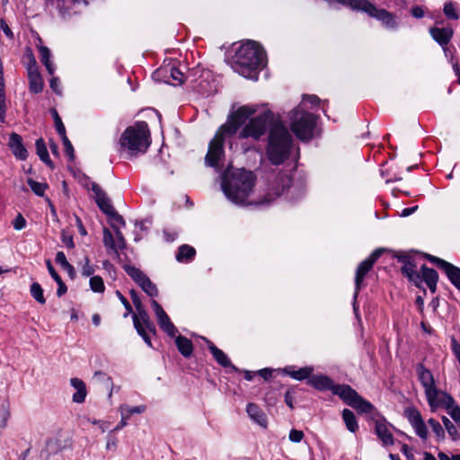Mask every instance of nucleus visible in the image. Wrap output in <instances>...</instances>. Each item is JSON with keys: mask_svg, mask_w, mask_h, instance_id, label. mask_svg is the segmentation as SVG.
Here are the masks:
<instances>
[{"mask_svg": "<svg viewBox=\"0 0 460 460\" xmlns=\"http://www.w3.org/2000/svg\"><path fill=\"white\" fill-rule=\"evenodd\" d=\"M256 110L251 106H242L223 124L209 142L208 150L205 156L208 166L219 170V163L225 155L224 143L227 137L234 136L238 128L255 113Z\"/></svg>", "mask_w": 460, "mask_h": 460, "instance_id": "obj_1", "label": "nucleus"}, {"mask_svg": "<svg viewBox=\"0 0 460 460\" xmlns=\"http://www.w3.org/2000/svg\"><path fill=\"white\" fill-rule=\"evenodd\" d=\"M254 184V174L244 169L227 168L222 174V190L226 197L236 205L259 204V201L250 199Z\"/></svg>", "mask_w": 460, "mask_h": 460, "instance_id": "obj_2", "label": "nucleus"}, {"mask_svg": "<svg viewBox=\"0 0 460 460\" xmlns=\"http://www.w3.org/2000/svg\"><path fill=\"white\" fill-rule=\"evenodd\" d=\"M292 137L281 121L270 124L266 155L272 164H281L288 159L291 148Z\"/></svg>", "mask_w": 460, "mask_h": 460, "instance_id": "obj_3", "label": "nucleus"}, {"mask_svg": "<svg viewBox=\"0 0 460 460\" xmlns=\"http://www.w3.org/2000/svg\"><path fill=\"white\" fill-rule=\"evenodd\" d=\"M120 148L129 155L144 154L150 145V132L147 123L137 122L125 129L119 139Z\"/></svg>", "mask_w": 460, "mask_h": 460, "instance_id": "obj_4", "label": "nucleus"}, {"mask_svg": "<svg viewBox=\"0 0 460 460\" xmlns=\"http://www.w3.org/2000/svg\"><path fill=\"white\" fill-rule=\"evenodd\" d=\"M266 54L263 49L253 40L242 44L234 55L236 66L249 70H256L265 65Z\"/></svg>", "mask_w": 460, "mask_h": 460, "instance_id": "obj_5", "label": "nucleus"}, {"mask_svg": "<svg viewBox=\"0 0 460 460\" xmlns=\"http://www.w3.org/2000/svg\"><path fill=\"white\" fill-rule=\"evenodd\" d=\"M315 117L297 105L289 114V126L295 136L302 141L312 138L315 127Z\"/></svg>", "mask_w": 460, "mask_h": 460, "instance_id": "obj_6", "label": "nucleus"}, {"mask_svg": "<svg viewBox=\"0 0 460 460\" xmlns=\"http://www.w3.org/2000/svg\"><path fill=\"white\" fill-rule=\"evenodd\" d=\"M334 394L338 395L346 404L355 409L358 413H370L375 406L360 396L349 385H340L335 388Z\"/></svg>", "mask_w": 460, "mask_h": 460, "instance_id": "obj_7", "label": "nucleus"}, {"mask_svg": "<svg viewBox=\"0 0 460 460\" xmlns=\"http://www.w3.org/2000/svg\"><path fill=\"white\" fill-rule=\"evenodd\" d=\"M270 115L268 113L260 115L252 119L240 132L241 138L252 137L259 139L264 133L269 126Z\"/></svg>", "mask_w": 460, "mask_h": 460, "instance_id": "obj_8", "label": "nucleus"}, {"mask_svg": "<svg viewBox=\"0 0 460 460\" xmlns=\"http://www.w3.org/2000/svg\"><path fill=\"white\" fill-rule=\"evenodd\" d=\"M425 394L432 411H435L438 408H445L447 410L455 402L451 395L438 389L436 386L427 391Z\"/></svg>", "mask_w": 460, "mask_h": 460, "instance_id": "obj_9", "label": "nucleus"}, {"mask_svg": "<svg viewBox=\"0 0 460 460\" xmlns=\"http://www.w3.org/2000/svg\"><path fill=\"white\" fill-rule=\"evenodd\" d=\"M382 254V250L374 251L367 259L363 261L358 267L355 276V297H357L358 291L361 288L365 276L370 271L374 263Z\"/></svg>", "mask_w": 460, "mask_h": 460, "instance_id": "obj_10", "label": "nucleus"}, {"mask_svg": "<svg viewBox=\"0 0 460 460\" xmlns=\"http://www.w3.org/2000/svg\"><path fill=\"white\" fill-rule=\"evenodd\" d=\"M363 12L380 21L387 29H395L397 27L396 17L394 14L385 9H377L369 1H367Z\"/></svg>", "mask_w": 460, "mask_h": 460, "instance_id": "obj_11", "label": "nucleus"}, {"mask_svg": "<svg viewBox=\"0 0 460 460\" xmlns=\"http://www.w3.org/2000/svg\"><path fill=\"white\" fill-rule=\"evenodd\" d=\"M151 305L160 328L170 337H175L178 331L163 307L156 300H152Z\"/></svg>", "mask_w": 460, "mask_h": 460, "instance_id": "obj_12", "label": "nucleus"}, {"mask_svg": "<svg viewBox=\"0 0 460 460\" xmlns=\"http://www.w3.org/2000/svg\"><path fill=\"white\" fill-rule=\"evenodd\" d=\"M29 89L32 93H40L44 87L43 79L38 70L36 60L32 55L30 56V62L27 65Z\"/></svg>", "mask_w": 460, "mask_h": 460, "instance_id": "obj_13", "label": "nucleus"}, {"mask_svg": "<svg viewBox=\"0 0 460 460\" xmlns=\"http://www.w3.org/2000/svg\"><path fill=\"white\" fill-rule=\"evenodd\" d=\"M429 33L432 39L443 48L445 55L447 56L448 48L447 45L453 38V29L432 27L429 29Z\"/></svg>", "mask_w": 460, "mask_h": 460, "instance_id": "obj_14", "label": "nucleus"}, {"mask_svg": "<svg viewBox=\"0 0 460 460\" xmlns=\"http://www.w3.org/2000/svg\"><path fill=\"white\" fill-rule=\"evenodd\" d=\"M91 190L94 193L95 202L99 208L106 215L113 213L114 208L101 187L97 183L93 182Z\"/></svg>", "mask_w": 460, "mask_h": 460, "instance_id": "obj_15", "label": "nucleus"}, {"mask_svg": "<svg viewBox=\"0 0 460 460\" xmlns=\"http://www.w3.org/2000/svg\"><path fill=\"white\" fill-rule=\"evenodd\" d=\"M375 430L384 446L394 445V440L390 430V424L384 418L376 420Z\"/></svg>", "mask_w": 460, "mask_h": 460, "instance_id": "obj_16", "label": "nucleus"}, {"mask_svg": "<svg viewBox=\"0 0 460 460\" xmlns=\"http://www.w3.org/2000/svg\"><path fill=\"white\" fill-rule=\"evenodd\" d=\"M8 146L12 150L13 155L19 160H26L28 157V151L22 144V138L17 133H12L9 137Z\"/></svg>", "mask_w": 460, "mask_h": 460, "instance_id": "obj_17", "label": "nucleus"}, {"mask_svg": "<svg viewBox=\"0 0 460 460\" xmlns=\"http://www.w3.org/2000/svg\"><path fill=\"white\" fill-rule=\"evenodd\" d=\"M308 384L318 390H331L334 394L335 388L341 385H334L332 380L325 376H313Z\"/></svg>", "mask_w": 460, "mask_h": 460, "instance_id": "obj_18", "label": "nucleus"}, {"mask_svg": "<svg viewBox=\"0 0 460 460\" xmlns=\"http://www.w3.org/2000/svg\"><path fill=\"white\" fill-rule=\"evenodd\" d=\"M204 340L208 344L209 351L220 366L223 367H232L233 369H235L234 366L231 363L230 359L223 350L218 349L212 341H208V339Z\"/></svg>", "mask_w": 460, "mask_h": 460, "instance_id": "obj_19", "label": "nucleus"}, {"mask_svg": "<svg viewBox=\"0 0 460 460\" xmlns=\"http://www.w3.org/2000/svg\"><path fill=\"white\" fill-rule=\"evenodd\" d=\"M416 371L418 378L421 383L422 386L424 387L425 393L433 388L434 386H436L432 373L429 369L424 367L422 364H419L417 366Z\"/></svg>", "mask_w": 460, "mask_h": 460, "instance_id": "obj_20", "label": "nucleus"}, {"mask_svg": "<svg viewBox=\"0 0 460 460\" xmlns=\"http://www.w3.org/2000/svg\"><path fill=\"white\" fill-rule=\"evenodd\" d=\"M132 318H133L134 326L135 325H143L150 332L155 334V332H156L155 326L152 323V321L145 308L137 310V314H134Z\"/></svg>", "mask_w": 460, "mask_h": 460, "instance_id": "obj_21", "label": "nucleus"}, {"mask_svg": "<svg viewBox=\"0 0 460 460\" xmlns=\"http://www.w3.org/2000/svg\"><path fill=\"white\" fill-rule=\"evenodd\" d=\"M70 384L76 390L72 397L73 402L75 403H83L87 394L85 384L82 379L77 377L71 378Z\"/></svg>", "mask_w": 460, "mask_h": 460, "instance_id": "obj_22", "label": "nucleus"}, {"mask_svg": "<svg viewBox=\"0 0 460 460\" xmlns=\"http://www.w3.org/2000/svg\"><path fill=\"white\" fill-rule=\"evenodd\" d=\"M420 276L422 278V282L424 281L431 292L436 291L437 283L438 279V275L437 271L433 269L428 268L426 265L421 266Z\"/></svg>", "mask_w": 460, "mask_h": 460, "instance_id": "obj_23", "label": "nucleus"}, {"mask_svg": "<svg viewBox=\"0 0 460 460\" xmlns=\"http://www.w3.org/2000/svg\"><path fill=\"white\" fill-rule=\"evenodd\" d=\"M402 272L409 279L410 281L414 283L416 287H420V284L422 283V278L420 273L417 271L415 264H413L411 261H406L402 267Z\"/></svg>", "mask_w": 460, "mask_h": 460, "instance_id": "obj_24", "label": "nucleus"}, {"mask_svg": "<svg viewBox=\"0 0 460 460\" xmlns=\"http://www.w3.org/2000/svg\"><path fill=\"white\" fill-rule=\"evenodd\" d=\"M279 182H277V185H281V190L279 189V187H272V190L274 191V197L271 198V195L270 194H268L267 198H265V199L263 200H259V204H268L270 203L271 200H273L274 199L279 197L283 192L284 190L288 188L290 186V183H291V178L288 175H283L279 178Z\"/></svg>", "mask_w": 460, "mask_h": 460, "instance_id": "obj_25", "label": "nucleus"}, {"mask_svg": "<svg viewBox=\"0 0 460 460\" xmlns=\"http://www.w3.org/2000/svg\"><path fill=\"white\" fill-rule=\"evenodd\" d=\"M246 411L250 418L253 420L260 426L266 428L267 427V417L265 413L259 408L258 405L254 403H248L246 407Z\"/></svg>", "mask_w": 460, "mask_h": 460, "instance_id": "obj_26", "label": "nucleus"}, {"mask_svg": "<svg viewBox=\"0 0 460 460\" xmlns=\"http://www.w3.org/2000/svg\"><path fill=\"white\" fill-rule=\"evenodd\" d=\"M440 263L444 266V271L452 284L460 289V269L446 261H441Z\"/></svg>", "mask_w": 460, "mask_h": 460, "instance_id": "obj_27", "label": "nucleus"}, {"mask_svg": "<svg viewBox=\"0 0 460 460\" xmlns=\"http://www.w3.org/2000/svg\"><path fill=\"white\" fill-rule=\"evenodd\" d=\"M175 344L183 357L188 358L192 354L193 345L191 341L188 338L182 335L175 336Z\"/></svg>", "mask_w": 460, "mask_h": 460, "instance_id": "obj_28", "label": "nucleus"}, {"mask_svg": "<svg viewBox=\"0 0 460 460\" xmlns=\"http://www.w3.org/2000/svg\"><path fill=\"white\" fill-rule=\"evenodd\" d=\"M331 7H336V4H342L351 7L354 10L364 11L367 0H325Z\"/></svg>", "mask_w": 460, "mask_h": 460, "instance_id": "obj_29", "label": "nucleus"}, {"mask_svg": "<svg viewBox=\"0 0 460 460\" xmlns=\"http://www.w3.org/2000/svg\"><path fill=\"white\" fill-rule=\"evenodd\" d=\"M35 146H36V152H37V155H39L40 159L43 163H45L47 165L53 168L54 165L49 158V152H48V149H47L44 140L42 138L37 139Z\"/></svg>", "mask_w": 460, "mask_h": 460, "instance_id": "obj_30", "label": "nucleus"}, {"mask_svg": "<svg viewBox=\"0 0 460 460\" xmlns=\"http://www.w3.org/2000/svg\"><path fill=\"white\" fill-rule=\"evenodd\" d=\"M196 251L193 247L184 244L181 245L176 254V260L180 262H188L193 259Z\"/></svg>", "mask_w": 460, "mask_h": 460, "instance_id": "obj_31", "label": "nucleus"}, {"mask_svg": "<svg viewBox=\"0 0 460 460\" xmlns=\"http://www.w3.org/2000/svg\"><path fill=\"white\" fill-rule=\"evenodd\" d=\"M125 271L127 274L132 278V279L137 283L139 287H141L143 284H145L146 279H148V277L142 272L139 269L134 267V266H126Z\"/></svg>", "mask_w": 460, "mask_h": 460, "instance_id": "obj_32", "label": "nucleus"}, {"mask_svg": "<svg viewBox=\"0 0 460 460\" xmlns=\"http://www.w3.org/2000/svg\"><path fill=\"white\" fill-rule=\"evenodd\" d=\"M125 271L127 274L132 278V279L137 283L139 287H141L143 284H145L146 279H148V277L142 272L139 269L134 267V266H126Z\"/></svg>", "mask_w": 460, "mask_h": 460, "instance_id": "obj_33", "label": "nucleus"}, {"mask_svg": "<svg viewBox=\"0 0 460 460\" xmlns=\"http://www.w3.org/2000/svg\"><path fill=\"white\" fill-rule=\"evenodd\" d=\"M125 271L127 274L132 278V279L137 283L139 287H141L143 284H145L146 279H148V277L142 272L139 269L134 267V266H126Z\"/></svg>", "mask_w": 460, "mask_h": 460, "instance_id": "obj_34", "label": "nucleus"}, {"mask_svg": "<svg viewBox=\"0 0 460 460\" xmlns=\"http://www.w3.org/2000/svg\"><path fill=\"white\" fill-rule=\"evenodd\" d=\"M125 271L127 274L132 278V279L137 283L139 287H141L143 284H145L146 279H148V277L142 272L139 269L134 267V266H126Z\"/></svg>", "mask_w": 460, "mask_h": 460, "instance_id": "obj_35", "label": "nucleus"}, {"mask_svg": "<svg viewBox=\"0 0 460 460\" xmlns=\"http://www.w3.org/2000/svg\"><path fill=\"white\" fill-rule=\"evenodd\" d=\"M342 419L346 424V427L347 429L350 431V432H356L358 428V422H357V420H356V417L354 415V413L349 410V409H344L343 411H342Z\"/></svg>", "mask_w": 460, "mask_h": 460, "instance_id": "obj_36", "label": "nucleus"}, {"mask_svg": "<svg viewBox=\"0 0 460 460\" xmlns=\"http://www.w3.org/2000/svg\"><path fill=\"white\" fill-rule=\"evenodd\" d=\"M286 372L288 376H290L292 378L296 380H305L309 379L311 376V374L313 372V368L310 367H302L298 370H289L286 369Z\"/></svg>", "mask_w": 460, "mask_h": 460, "instance_id": "obj_37", "label": "nucleus"}, {"mask_svg": "<svg viewBox=\"0 0 460 460\" xmlns=\"http://www.w3.org/2000/svg\"><path fill=\"white\" fill-rule=\"evenodd\" d=\"M40 60L45 65L48 72L50 75L54 74L55 67L54 65L50 61V51L47 47H41L40 49Z\"/></svg>", "mask_w": 460, "mask_h": 460, "instance_id": "obj_38", "label": "nucleus"}, {"mask_svg": "<svg viewBox=\"0 0 460 460\" xmlns=\"http://www.w3.org/2000/svg\"><path fill=\"white\" fill-rule=\"evenodd\" d=\"M30 291H31V296L38 303H40L41 305H44L46 303V299H45L44 295H43V289H42L41 286L39 283H37V282L32 283L31 285Z\"/></svg>", "mask_w": 460, "mask_h": 460, "instance_id": "obj_39", "label": "nucleus"}, {"mask_svg": "<svg viewBox=\"0 0 460 460\" xmlns=\"http://www.w3.org/2000/svg\"><path fill=\"white\" fill-rule=\"evenodd\" d=\"M27 183L31 187V190L38 196L42 197L45 190L48 188V184L45 182H38L31 178L27 179Z\"/></svg>", "mask_w": 460, "mask_h": 460, "instance_id": "obj_40", "label": "nucleus"}, {"mask_svg": "<svg viewBox=\"0 0 460 460\" xmlns=\"http://www.w3.org/2000/svg\"><path fill=\"white\" fill-rule=\"evenodd\" d=\"M404 415L408 419L411 426L422 420L420 412L416 408L413 407L406 408L404 410Z\"/></svg>", "mask_w": 460, "mask_h": 460, "instance_id": "obj_41", "label": "nucleus"}, {"mask_svg": "<svg viewBox=\"0 0 460 460\" xmlns=\"http://www.w3.org/2000/svg\"><path fill=\"white\" fill-rule=\"evenodd\" d=\"M443 12L448 19L457 20L459 18L456 4L452 2L444 4Z\"/></svg>", "mask_w": 460, "mask_h": 460, "instance_id": "obj_42", "label": "nucleus"}, {"mask_svg": "<svg viewBox=\"0 0 460 460\" xmlns=\"http://www.w3.org/2000/svg\"><path fill=\"white\" fill-rule=\"evenodd\" d=\"M112 228L115 234V252L117 253L119 250H123L126 247V241L117 226L112 225Z\"/></svg>", "mask_w": 460, "mask_h": 460, "instance_id": "obj_43", "label": "nucleus"}, {"mask_svg": "<svg viewBox=\"0 0 460 460\" xmlns=\"http://www.w3.org/2000/svg\"><path fill=\"white\" fill-rule=\"evenodd\" d=\"M124 411L126 415H128V418L132 414H141L146 411V406L145 405H138L135 407H130L126 404H122L119 407V412Z\"/></svg>", "mask_w": 460, "mask_h": 460, "instance_id": "obj_44", "label": "nucleus"}, {"mask_svg": "<svg viewBox=\"0 0 460 460\" xmlns=\"http://www.w3.org/2000/svg\"><path fill=\"white\" fill-rule=\"evenodd\" d=\"M90 287L93 292L102 293L105 289L103 280L99 276H93L90 279Z\"/></svg>", "mask_w": 460, "mask_h": 460, "instance_id": "obj_45", "label": "nucleus"}, {"mask_svg": "<svg viewBox=\"0 0 460 460\" xmlns=\"http://www.w3.org/2000/svg\"><path fill=\"white\" fill-rule=\"evenodd\" d=\"M103 243L106 248L115 252V238L108 228L103 229Z\"/></svg>", "mask_w": 460, "mask_h": 460, "instance_id": "obj_46", "label": "nucleus"}, {"mask_svg": "<svg viewBox=\"0 0 460 460\" xmlns=\"http://www.w3.org/2000/svg\"><path fill=\"white\" fill-rule=\"evenodd\" d=\"M140 288L144 292H146L148 296L152 297L156 296L158 295L156 286L150 280L149 278L146 279L145 284H143Z\"/></svg>", "mask_w": 460, "mask_h": 460, "instance_id": "obj_47", "label": "nucleus"}, {"mask_svg": "<svg viewBox=\"0 0 460 460\" xmlns=\"http://www.w3.org/2000/svg\"><path fill=\"white\" fill-rule=\"evenodd\" d=\"M49 454H56L63 448L61 441L58 438L49 439L46 445Z\"/></svg>", "mask_w": 460, "mask_h": 460, "instance_id": "obj_48", "label": "nucleus"}, {"mask_svg": "<svg viewBox=\"0 0 460 460\" xmlns=\"http://www.w3.org/2000/svg\"><path fill=\"white\" fill-rule=\"evenodd\" d=\"M170 77L172 79L173 84H181L185 80L183 73L176 67L170 68Z\"/></svg>", "mask_w": 460, "mask_h": 460, "instance_id": "obj_49", "label": "nucleus"}, {"mask_svg": "<svg viewBox=\"0 0 460 460\" xmlns=\"http://www.w3.org/2000/svg\"><path fill=\"white\" fill-rule=\"evenodd\" d=\"M50 112L53 116V119H54V121H55V126H56V129L58 131V133L59 135H64V133H66V128H65V126L61 120V118L59 117L58 111L56 109H51L50 110Z\"/></svg>", "mask_w": 460, "mask_h": 460, "instance_id": "obj_50", "label": "nucleus"}, {"mask_svg": "<svg viewBox=\"0 0 460 460\" xmlns=\"http://www.w3.org/2000/svg\"><path fill=\"white\" fill-rule=\"evenodd\" d=\"M412 428L415 430V433L422 439H426L428 437V429L426 427L425 422L420 420L418 423L412 425Z\"/></svg>", "mask_w": 460, "mask_h": 460, "instance_id": "obj_51", "label": "nucleus"}, {"mask_svg": "<svg viewBox=\"0 0 460 460\" xmlns=\"http://www.w3.org/2000/svg\"><path fill=\"white\" fill-rule=\"evenodd\" d=\"M428 423L431 427L433 432L436 434L438 438H444L445 431L443 427L440 425L438 421H437L435 419H429L428 420Z\"/></svg>", "mask_w": 460, "mask_h": 460, "instance_id": "obj_52", "label": "nucleus"}, {"mask_svg": "<svg viewBox=\"0 0 460 460\" xmlns=\"http://www.w3.org/2000/svg\"><path fill=\"white\" fill-rule=\"evenodd\" d=\"M447 413L460 426V407L455 402L447 409Z\"/></svg>", "mask_w": 460, "mask_h": 460, "instance_id": "obj_53", "label": "nucleus"}, {"mask_svg": "<svg viewBox=\"0 0 460 460\" xmlns=\"http://www.w3.org/2000/svg\"><path fill=\"white\" fill-rule=\"evenodd\" d=\"M60 137L62 138V142H63L66 155L69 156V158L71 160H73L75 157V155H74V147H73L71 142L67 138L66 133H64V135H60Z\"/></svg>", "mask_w": 460, "mask_h": 460, "instance_id": "obj_54", "label": "nucleus"}, {"mask_svg": "<svg viewBox=\"0 0 460 460\" xmlns=\"http://www.w3.org/2000/svg\"><path fill=\"white\" fill-rule=\"evenodd\" d=\"M94 377L98 378L100 381H106L111 385V390L109 392V397L111 398L112 395V393L115 389V387L112 384L111 378L110 376H108L105 373L101 372V371H96L94 373Z\"/></svg>", "mask_w": 460, "mask_h": 460, "instance_id": "obj_55", "label": "nucleus"}, {"mask_svg": "<svg viewBox=\"0 0 460 460\" xmlns=\"http://www.w3.org/2000/svg\"><path fill=\"white\" fill-rule=\"evenodd\" d=\"M84 262L82 266L81 273L84 277H90L94 273V269L90 263V259L84 257Z\"/></svg>", "mask_w": 460, "mask_h": 460, "instance_id": "obj_56", "label": "nucleus"}, {"mask_svg": "<svg viewBox=\"0 0 460 460\" xmlns=\"http://www.w3.org/2000/svg\"><path fill=\"white\" fill-rule=\"evenodd\" d=\"M305 434L302 430L292 429L289 432L288 438L293 443H299L304 438Z\"/></svg>", "mask_w": 460, "mask_h": 460, "instance_id": "obj_57", "label": "nucleus"}, {"mask_svg": "<svg viewBox=\"0 0 460 460\" xmlns=\"http://www.w3.org/2000/svg\"><path fill=\"white\" fill-rule=\"evenodd\" d=\"M441 420L449 435L454 436L457 433L456 428L447 417L443 416Z\"/></svg>", "mask_w": 460, "mask_h": 460, "instance_id": "obj_58", "label": "nucleus"}, {"mask_svg": "<svg viewBox=\"0 0 460 460\" xmlns=\"http://www.w3.org/2000/svg\"><path fill=\"white\" fill-rule=\"evenodd\" d=\"M13 226L15 230H22L26 226V220L22 214H18L13 221Z\"/></svg>", "mask_w": 460, "mask_h": 460, "instance_id": "obj_59", "label": "nucleus"}, {"mask_svg": "<svg viewBox=\"0 0 460 460\" xmlns=\"http://www.w3.org/2000/svg\"><path fill=\"white\" fill-rule=\"evenodd\" d=\"M55 260L57 263L63 267V269H70V263L67 261L66 257L63 252H58Z\"/></svg>", "mask_w": 460, "mask_h": 460, "instance_id": "obj_60", "label": "nucleus"}, {"mask_svg": "<svg viewBox=\"0 0 460 460\" xmlns=\"http://www.w3.org/2000/svg\"><path fill=\"white\" fill-rule=\"evenodd\" d=\"M117 296L121 301L122 305H124L126 309V314H124V317H127L129 314L132 313V306L130 305L129 302L127 300V298L119 292H116Z\"/></svg>", "mask_w": 460, "mask_h": 460, "instance_id": "obj_61", "label": "nucleus"}, {"mask_svg": "<svg viewBox=\"0 0 460 460\" xmlns=\"http://www.w3.org/2000/svg\"><path fill=\"white\" fill-rule=\"evenodd\" d=\"M107 216H109L112 221L111 226H116V224L125 226V221L123 217L120 215H119L115 209H113V213H110Z\"/></svg>", "mask_w": 460, "mask_h": 460, "instance_id": "obj_62", "label": "nucleus"}, {"mask_svg": "<svg viewBox=\"0 0 460 460\" xmlns=\"http://www.w3.org/2000/svg\"><path fill=\"white\" fill-rule=\"evenodd\" d=\"M0 28L8 39H10V40L13 39V37H14L13 33L4 19H0Z\"/></svg>", "mask_w": 460, "mask_h": 460, "instance_id": "obj_63", "label": "nucleus"}, {"mask_svg": "<svg viewBox=\"0 0 460 460\" xmlns=\"http://www.w3.org/2000/svg\"><path fill=\"white\" fill-rule=\"evenodd\" d=\"M130 296H131L132 302L136 307V310L144 308L142 302L135 290L130 291Z\"/></svg>", "mask_w": 460, "mask_h": 460, "instance_id": "obj_64", "label": "nucleus"}]
</instances>
